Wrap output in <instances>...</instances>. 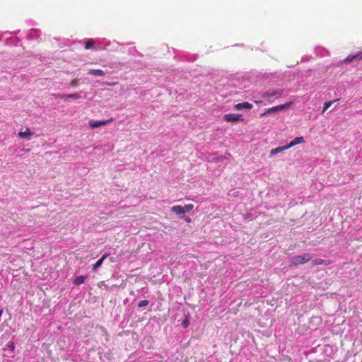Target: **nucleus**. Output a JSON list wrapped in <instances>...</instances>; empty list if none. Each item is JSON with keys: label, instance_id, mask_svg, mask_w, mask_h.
I'll list each match as a JSON object with an SVG mask.
<instances>
[{"label": "nucleus", "instance_id": "1", "mask_svg": "<svg viewBox=\"0 0 362 362\" xmlns=\"http://www.w3.org/2000/svg\"><path fill=\"white\" fill-rule=\"evenodd\" d=\"M303 142V137H296L294 140H293L292 141H291L289 143V144L283 146H279V147L272 149L270 151V156H274L277 153L283 152L285 150L288 149L289 148H291L296 144H300Z\"/></svg>", "mask_w": 362, "mask_h": 362}, {"label": "nucleus", "instance_id": "2", "mask_svg": "<svg viewBox=\"0 0 362 362\" xmlns=\"http://www.w3.org/2000/svg\"><path fill=\"white\" fill-rule=\"evenodd\" d=\"M312 255L309 253H304L300 255H296L291 259V263L295 266L305 264L312 259Z\"/></svg>", "mask_w": 362, "mask_h": 362}, {"label": "nucleus", "instance_id": "3", "mask_svg": "<svg viewBox=\"0 0 362 362\" xmlns=\"http://www.w3.org/2000/svg\"><path fill=\"white\" fill-rule=\"evenodd\" d=\"M224 119L228 122H235L243 119L242 115L239 114L230 113L224 116Z\"/></svg>", "mask_w": 362, "mask_h": 362}, {"label": "nucleus", "instance_id": "4", "mask_svg": "<svg viewBox=\"0 0 362 362\" xmlns=\"http://www.w3.org/2000/svg\"><path fill=\"white\" fill-rule=\"evenodd\" d=\"M56 98L64 99L66 100L67 98H72L74 100H77L81 98V95L78 93H73V94H57L54 95Z\"/></svg>", "mask_w": 362, "mask_h": 362}, {"label": "nucleus", "instance_id": "5", "mask_svg": "<svg viewBox=\"0 0 362 362\" xmlns=\"http://www.w3.org/2000/svg\"><path fill=\"white\" fill-rule=\"evenodd\" d=\"M282 93L283 90L280 89L276 90H268L262 95V97L263 98H269L276 95H281Z\"/></svg>", "mask_w": 362, "mask_h": 362}, {"label": "nucleus", "instance_id": "6", "mask_svg": "<svg viewBox=\"0 0 362 362\" xmlns=\"http://www.w3.org/2000/svg\"><path fill=\"white\" fill-rule=\"evenodd\" d=\"M252 108V105L248 102L238 103L234 105V109L236 110H240L243 109L250 110Z\"/></svg>", "mask_w": 362, "mask_h": 362}, {"label": "nucleus", "instance_id": "7", "mask_svg": "<svg viewBox=\"0 0 362 362\" xmlns=\"http://www.w3.org/2000/svg\"><path fill=\"white\" fill-rule=\"evenodd\" d=\"M290 105H291V103H287L284 105H278L276 107H273L268 110V113H272V112H277L279 110H282L284 108L289 107Z\"/></svg>", "mask_w": 362, "mask_h": 362}, {"label": "nucleus", "instance_id": "8", "mask_svg": "<svg viewBox=\"0 0 362 362\" xmlns=\"http://www.w3.org/2000/svg\"><path fill=\"white\" fill-rule=\"evenodd\" d=\"M109 256V253H105L103 255V257L98 259L93 265V270H96L98 267H100L103 261Z\"/></svg>", "mask_w": 362, "mask_h": 362}, {"label": "nucleus", "instance_id": "9", "mask_svg": "<svg viewBox=\"0 0 362 362\" xmlns=\"http://www.w3.org/2000/svg\"><path fill=\"white\" fill-rule=\"evenodd\" d=\"M107 123V121L103 120V121H90L89 125L92 129L97 128L100 126L105 125Z\"/></svg>", "mask_w": 362, "mask_h": 362}, {"label": "nucleus", "instance_id": "10", "mask_svg": "<svg viewBox=\"0 0 362 362\" xmlns=\"http://www.w3.org/2000/svg\"><path fill=\"white\" fill-rule=\"evenodd\" d=\"M90 75L97 76H103L105 73L101 69H90L88 72Z\"/></svg>", "mask_w": 362, "mask_h": 362}, {"label": "nucleus", "instance_id": "11", "mask_svg": "<svg viewBox=\"0 0 362 362\" xmlns=\"http://www.w3.org/2000/svg\"><path fill=\"white\" fill-rule=\"evenodd\" d=\"M312 264L313 265H320V264L329 265L330 264V262L328 260H325L322 259L317 258V259L313 260Z\"/></svg>", "mask_w": 362, "mask_h": 362}, {"label": "nucleus", "instance_id": "12", "mask_svg": "<svg viewBox=\"0 0 362 362\" xmlns=\"http://www.w3.org/2000/svg\"><path fill=\"white\" fill-rule=\"evenodd\" d=\"M171 211L177 215L184 214L182 206L180 205L173 206Z\"/></svg>", "mask_w": 362, "mask_h": 362}, {"label": "nucleus", "instance_id": "13", "mask_svg": "<svg viewBox=\"0 0 362 362\" xmlns=\"http://www.w3.org/2000/svg\"><path fill=\"white\" fill-rule=\"evenodd\" d=\"M86 279V276H77L74 281V284H76V285H80V284H82L84 283L85 281V279Z\"/></svg>", "mask_w": 362, "mask_h": 362}, {"label": "nucleus", "instance_id": "14", "mask_svg": "<svg viewBox=\"0 0 362 362\" xmlns=\"http://www.w3.org/2000/svg\"><path fill=\"white\" fill-rule=\"evenodd\" d=\"M94 40H92V39H90L88 40L86 42V45H85V49H89L90 48H92L93 46H94Z\"/></svg>", "mask_w": 362, "mask_h": 362}, {"label": "nucleus", "instance_id": "15", "mask_svg": "<svg viewBox=\"0 0 362 362\" xmlns=\"http://www.w3.org/2000/svg\"><path fill=\"white\" fill-rule=\"evenodd\" d=\"M354 59H356L357 60V58H356V54H349L345 59H344V62L345 63H350L351 62H353Z\"/></svg>", "mask_w": 362, "mask_h": 362}, {"label": "nucleus", "instance_id": "16", "mask_svg": "<svg viewBox=\"0 0 362 362\" xmlns=\"http://www.w3.org/2000/svg\"><path fill=\"white\" fill-rule=\"evenodd\" d=\"M194 208V205L192 204H186L184 206H182L184 214L187 212H189V211L192 210Z\"/></svg>", "mask_w": 362, "mask_h": 362}, {"label": "nucleus", "instance_id": "17", "mask_svg": "<svg viewBox=\"0 0 362 362\" xmlns=\"http://www.w3.org/2000/svg\"><path fill=\"white\" fill-rule=\"evenodd\" d=\"M148 303H149V301L148 300H141L139 302L138 306L140 308L145 307V306L148 305Z\"/></svg>", "mask_w": 362, "mask_h": 362}, {"label": "nucleus", "instance_id": "18", "mask_svg": "<svg viewBox=\"0 0 362 362\" xmlns=\"http://www.w3.org/2000/svg\"><path fill=\"white\" fill-rule=\"evenodd\" d=\"M78 79L77 78H74L71 83H70V86H72V87H76L78 86Z\"/></svg>", "mask_w": 362, "mask_h": 362}, {"label": "nucleus", "instance_id": "19", "mask_svg": "<svg viewBox=\"0 0 362 362\" xmlns=\"http://www.w3.org/2000/svg\"><path fill=\"white\" fill-rule=\"evenodd\" d=\"M332 104V102H326L324 104L323 111L326 110Z\"/></svg>", "mask_w": 362, "mask_h": 362}, {"label": "nucleus", "instance_id": "20", "mask_svg": "<svg viewBox=\"0 0 362 362\" xmlns=\"http://www.w3.org/2000/svg\"><path fill=\"white\" fill-rule=\"evenodd\" d=\"M356 56L357 60H361L362 59V51L357 52L356 54Z\"/></svg>", "mask_w": 362, "mask_h": 362}, {"label": "nucleus", "instance_id": "21", "mask_svg": "<svg viewBox=\"0 0 362 362\" xmlns=\"http://www.w3.org/2000/svg\"><path fill=\"white\" fill-rule=\"evenodd\" d=\"M8 346L11 349V350H13L14 349V343L12 342V341H10L8 344Z\"/></svg>", "mask_w": 362, "mask_h": 362}, {"label": "nucleus", "instance_id": "22", "mask_svg": "<svg viewBox=\"0 0 362 362\" xmlns=\"http://www.w3.org/2000/svg\"><path fill=\"white\" fill-rule=\"evenodd\" d=\"M182 325H183V327H185V328L187 327H188V325H189V322H188V321L185 320L182 322Z\"/></svg>", "mask_w": 362, "mask_h": 362}, {"label": "nucleus", "instance_id": "23", "mask_svg": "<svg viewBox=\"0 0 362 362\" xmlns=\"http://www.w3.org/2000/svg\"><path fill=\"white\" fill-rule=\"evenodd\" d=\"M24 136H30V132L28 129H27L25 132H24Z\"/></svg>", "mask_w": 362, "mask_h": 362}, {"label": "nucleus", "instance_id": "24", "mask_svg": "<svg viewBox=\"0 0 362 362\" xmlns=\"http://www.w3.org/2000/svg\"><path fill=\"white\" fill-rule=\"evenodd\" d=\"M18 136H23V132H19V133L18 134Z\"/></svg>", "mask_w": 362, "mask_h": 362}, {"label": "nucleus", "instance_id": "25", "mask_svg": "<svg viewBox=\"0 0 362 362\" xmlns=\"http://www.w3.org/2000/svg\"><path fill=\"white\" fill-rule=\"evenodd\" d=\"M115 84H117V83H108V85H115Z\"/></svg>", "mask_w": 362, "mask_h": 362}, {"label": "nucleus", "instance_id": "26", "mask_svg": "<svg viewBox=\"0 0 362 362\" xmlns=\"http://www.w3.org/2000/svg\"><path fill=\"white\" fill-rule=\"evenodd\" d=\"M2 313H3L2 310H0V317H1V315H2Z\"/></svg>", "mask_w": 362, "mask_h": 362}]
</instances>
